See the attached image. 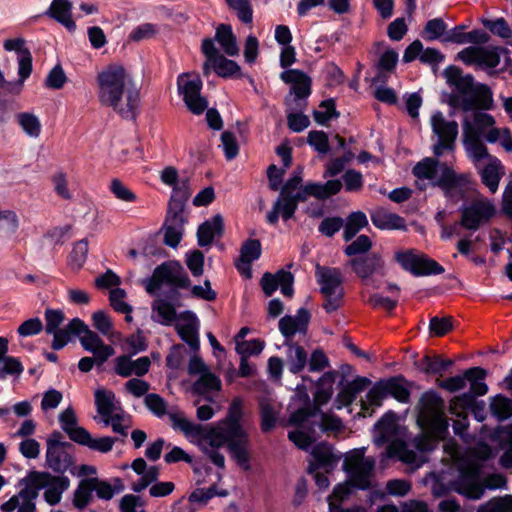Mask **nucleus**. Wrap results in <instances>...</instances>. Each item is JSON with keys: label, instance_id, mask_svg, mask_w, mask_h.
I'll return each instance as SVG.
<instances>
[{"label": "nucleus", "instance_id": "1", "mask_svg": "<svg viewBox=\"0 0 512 512\" xmlns=\"http://www.w3.org/2000/svg\"><path fill=\"white\" fill-rule=\"evenodd\" d=\"M417 423L422 433L415 437L413 445L417 449H409L401 440L402 431L394 413H387L375 426V444L380 446L389 443L388 457H396L403 463L420 467L425 461L424 452L433 450L439 439L445 437L448 431V421L444 415V402L435 392H425L418 404Z\"/></svg>", "mask_w": 512, "mask_h": 512}, {"label": "nucleus", "instance_id": "2", "mask_svg": "<svg viewBox=\"0 0 512 512\" xmlns=\"http://www.w3.org/2000/svg\"><path fill=\"white\" fill-rule=\"evenodd\" d=\"M242 414V401L240 398H235L229 407L227 416L216 424L209 426L205 437L196 444L210 461L220 469L225 468V457L218 451V448L225 444H227L238 465L245 470L250 468L248 435L240 423Z\"/></svg>", "mask_w": 512, "mask_h": 512}, {"label": "nucleus", "instance_id": "3", "mask_svg": "<svg viewBox=\"0 0 512 512\" xmlns=\"http://www.w3.org/2000/svg\"><path fill=\"white\" fill-rule=\"evenodd\" d=\"M492 456L489 445L479 443L472 450L460 454L453 451V469L455 475L450 480L451 488L470 499H480L489 489H502L506 486V479L501 474H490L482 479L481 469L483 462Z\"/></svg>", "mask_w": 512, "mask_h": 512}, {"label": "nucleus", "instance_id": "4", "mask_svg": "<svg viewBox=\"0 0 512 512\" xmlns=\"http://www.w3.org/2000/svg\"><path fill=\"white\" fill-rule=\"evenodd\" d=\"M97 99L123 119L133 120L140 105V92L132 76L119 64H110L96 77Z\"/></svg>", "mask_w": 512, "mask_h": 512}, {"label": "nucleus", "instance_id": "5", "mask_svg": "<svg viewBox=\"0 0 512 512\" xmlns=\"http://www.w3.org/2000/svg\"><path fill=\"white\" fill-rule=\"evenodd\" d=\"M416 177V185L425 189V181L432 186H438L447 198L458 200L469 190L471 175L468 173H457L452 167L437 159L426 157L418 162L413 168Z\"/></svg>", "mask_w": 512, "mask_h": 512}, {"label": "nucleus", "instance_id": "6", "mask_svg": "<svg viewBox=\"0 0 512 512\" xmlns=\"http://www.w3.org/2000/svg\"><path fill=\"white\" fill-rule=\"evenodd\" d=\"M343 467L347 472L348 481L334 487L333 493L328 497V512H352L349 509H341L340 504L350 495V485L359 489L370 487L375 460L366 457L363 450H356L346 457Z\"/></svg>", "mask_w": 512, "mask_h": 512}, {"label": "nucleus", "instance_id": "7", "mask_svg": "<svg viewBox=\"0 0 512 512\" xmlns=\"http://www.w3.org/2000/svg\"><path fill=\"white\" fill-rule=\"evenodd\" d=\"M342 187L340 180H329L324 184L308 183L297 190L280 191L278 199L275 201L272 210L267 214V221L270 224H276L279 215L283 220H288L294 215L298 203L307 200L309 196L318 199H326L337 194Z\"/></svg>", "mask_w": 512, "mask_h": 512}, {"label": "nucleus", "instance_id": "8", "mask_svg": "<svg viewBox=\"0 0 512 512\" xmlns=\"http://www.w3.org/2000/svg\"><path fill=\"white\" fill-rule=\"evenodd\" d=\"M315 277L325 301L323 308L332 313L343 304V275L340 269L316 265Z\"/></svg>", "mask_w": 512, "mask_h": 512}, {"label": "nucleus", "instance_id": "9", "mask_svg": "<svg viewBox=\"0 0 512 512\" xmlns=\"http://www.w3.org/2000/svg\"><path fill=\"white\" fill-rule=\"evenodd\" d=\"M32 490L39 495L44 490L43 498L50 506L59 504L63 493L70 487V479L64 475H53L49 472L31 471L26 475Z\"/></svg>", "mask_w": 512, "mask_h": 512}, {"label": "nucleus", "instance_id": "10", "mask_svg": "<svg viewBox=\"0 0 512 512\" xmlns=\"http://www.w3.org/2000/svg\"><path fill=\"white\" fill-rule=\"evenodd\" d=\"M283 82L290 84V93L285 97L286 109L302 110L306 106V98L311 94V79L298 69H289L280 74Z\"/></svg>", "mask_w": 512, "mask_h": 512}, {"label": "nucleus", "instance_id": "11", "mask_svg": "<svg viewBox=\"0 0 512 512\" xmlns=\"http://www.w3.org/2000/svg\"><path fill=\"white\" fill-rule=\"evenodd\" d=\"M459 225L469 231H477L496 214L494 202L484 196L477 197L460 210Z\"/></svg>", "mask_w": 512, "mask_h": 512}, {"label": "nucleus", "instance_id": "12", "mask_svg": "<svg viewBox=\"0 0 512 512\" xmlns=\"http://www.w3.org/2000/svg\"><path fill=\"white\" fill-rule=\"evenodd\" d=\"M163 283L184 288L189 285V278L179 262L169 261L155 268L146 290L148 293H154Z\"/></svg>", "mask_w": 512, "mask_h": 512}, {"label": "nucleus", "instance_id": "13", "mask_svg": "<svg viewBox=\"0 0 512 512\" xmlns=\"http://www.w3.org/2000/svg\"><path fill=\"white\" fill-rule=\"evenodd\" d=\"M433 133L438 137L433 145V153L440 157L445 151H453L458 136V124L454 120H446L442 112H435L430 119Z\"/></svg>", "mask_w": 512, "mask_h": 512}, {"label": "nucleus", "instance_id": "14", "mask_svg": "<svg viewBox=\"0 0 512 512\" xmlns=\"http://www.w3.org/2000/svg\"><path fill=\"white\" fill-rule=\"evenodd\" d=\"M177 86L179 94L190 112L195 115L202 114L208 107L207 99L201 95L202 81L198 75L183 73L178 76Z\"/></svg>", "mask_w": 512, "mask_h": 512}, {"label": "nucleus", "instance_id": "15", "mask_svg": "<svg viewBox=\"0 0 512 512\" xmlns=\"http://www.w3.org/2000/svg\"><path fill=\"white\" fill-rule=\"evenodd\" d=\"M202 52L206 58L203 64V74L208 76L213 70L220 77H230L240 71L239 65L225 58L215 46L212 39H204Z\"/></svg>", "mask_w": 512, "mask_h": 512}, {"label": "nucleus", "instance_id": "16", "mask_svg": "<svg viewBox=\"0 0 512 512\" xmlns=\"http://www.w3.org/2000/svg\"><path fill=\"white\" fill-rule=\"evenodd\" d=\"M6 51L15 52L18 62V81L9 83L8 91L19 94L22 90L23 83L32 73V55L26 46L23 38L6 39L3 43Z\"/></svg>", "mask_w": 512, "mask_h": 512}, {"label": "nucleus", "instance_id": "17", "mask_svg": "<svg viewBox=\"0 0 512 512\" xmlns=\"http://www.w3.org/2000/svg\"><path fill=\"white\" fill-rule=\"evenodd\" d=\"M500 47L469 46L457 54V58L468 66L493 69L500 63Z\"/></svg>", "mask_w": 512, "mask_h": 512}, {"label": "nucleus", "instance_id": "18", "mask_svg": "<svg viewBox=\"0 0 512 512\" xmlns=\"http://www.w3.org/2000/svg\"><path fill=\"white\" fill-rule=\"evenodd\" d=\"M61 434L56 432L47 441L46 464L55 472L64 473L73 464L69 452L71 445L60 441Z\"/></svg>", "mask_w": 512, "mask_h": 512}, {"label": "nucleus", "instance_id": "19", "mask_svg": "<svg viewBox=\"0 0 512 512\" xmlns=\"http://www.w3.org/2000/svg\"><path fill=\"white\" fill-rule=\"evenodd\" d=\"M453 103L465 112L474 109L490 110L493 107V94L487 85L477 83L470 92L454 97Z\"/></svg>", "mask_w": 512, "mask_h": 512}, {"label": "nucleus", "instance_id": "20", "mask_svg": "<svg viewBox=\"0 0 512 512\" xmlns=\"http://www.w3.org/2000/svg\"><path fill=\"white\" fill-rule=\"evenodd\" d=\"M184 210L180 202L169 203L168 213L164 225V243L170 247H177L184 233Z\"/></svg>", "mask_w": 512, "mask_h": 512}, {"label": "nucleus", "instance_id": "21", "mask_svg": "<svg viewBox=\"0 0 512 512\" xmlns=\"http://www.w3.org/2000/svg\"><path fill=\"white\" fill-rule=\"evenodd\" d=\"M21 489L1 504L2 512H36L37 494L32 490L25 476L20 481Z\"/></svg>", "mask_w": 512, "mask_h": 512}, {"label": "nucleus", "instance_id": "22", "mask_svg": "<svg viewBox=\"0 0 512 512\" xmlns=\"http://www.w3.org/2000/svg\"><path fill=\"white\" fill-rule=\"evenodd\" d=\"M350 265L365 285L373 283L372 275L374 273L384 274L385 263L378 253L356 257L350 261Z\"/></svg>", "mask_w": 512, "mask_h": 512}, {"label": "nucleus", "instance_id": "23", "mask_svg": "<svg viewBox=\"0 0 512 512\" xmlns=\"http://www.w3.org/2000/svg\"><path fill=\"white\" fill-rule=\"evenodd\" d=\"M168 417L172 428L182 432L193 444H197L209 430V427L193 422L181 411H171Z\"/></svg>", "mask_w": 512, "mask_h": 512}, {"label": "nucleus", "instance_id": "24", "mask_svg": "<svg viewBox=\"0 0 512 512\" xmlns=\"http://www.w3.org/2000/svg\"><path fill=\"white\" fill-rule=\"evenodd\" d=\"M294 276L286 270H279L275 274L266 272L263 274L260 285L266 296H271L278 288L283 295L291 297L293 295Z\"/></svg>", "mask_w": 512, "mask_h": 512}, {"label": "nucleus", "instance_id": "25", "mask_svg": "<svg viewBox=\"0 0 512 512\" xmlns=\"http://www.w3.org/2000/svg\"><path fill=\"white\" fill-rule=\"evenodd\" d=\"M463 146L467 157L472 161L475 168H480L482 164L489 161V158L495 157L489 154L482 138H478L475 132L467 128L466 135H463Z\"/></svg>", "mask_w": 512, "mask_h": 512}, {"label": "nucleus", "instance_id": "26", "mask_svg": "<svg viewBox=\"0 0 512 512\" xmlns=\"http://www.w3.org/2000/svg\"><path fill=\"white\" fill-rule=\"evenodd\" d=\"M199 320L192 312H185L176 321V330L180 338L185 341L191 349H199Z\"/></svg>", "mask_w": 512, "mask_h": 512}, {"label": "nucleus", "instance_id": "27", "mask_svg": "<svg viewBox=\"0 0 512 512\" xmlns=\"http://www.w3.org/2000/svg\"><path fill=\"white\" fill-rule=\"evenodd\" d=\"M151 361L149 357L142 356L133 360L130 356L121 355L115 359V372L121 377H130L135 375L141 377L145 375L150 368Z\"/></svg>", "mask_w": 512, "mask_h": 512}, {"label": "nucleus", "instance_id": "28", "mask_svg": "<svg viewBox=\"0 0 512 512\" xmlns=\"http://www.w3.org/2000/svg\"><path fill=\"white\" fill-rule=\"evenodd\" d=\"M82 347L95 356L98 365H102L114 354V349L106 345L100 336L91 329L86 330L84 335L80 336Z\"/></svg>", "mask_w": 512, "mask_h": 512}, {"label": "nucleus", "instance_id": "29", "mask_svg": "<svg viewBox=\"0 0 512 512\" xmlns=\"http://www.w3.org/2000/svg\"><path fill=\"white\" fill-rule=\"evenodd\" d=\"M482 183L488 188L489 192L494 194L498 191L501 178L505 174V168L497 158H489V161L476 168Z\"/></svg>", "mask_w": 512, "mask_h": 512}, {"label": "nucleus", "instance_id": "30", "mask_svg": "<svg viewBox=\"0 0 512 512\" xmlns=\"http://www.w3.org/2000/svg\"><path fill=\"white\" fill-rule=\"evenodd\" d=\"M309 320L308 310L300 308L295 316H284L279 320V330L286 341H290L296 333H305Z\"/></svg>", "mask_w": 512, "mask_h": 512}, {"label": "nucleus", "instance_id": "31", "mask_svg": "<svg viewBox=\"0 0 512 512\" xmlns=\"http://www.w3.org/2000/svg\"><path fill=\"white\" fill-rule=\"evenodd\" d=\"M313 462L310 463L307 471L313 473L316 470L323 469L325 473H329L337 465L339 458L332 452L331 446L321 443L316 445L311 452Z\"/></svg>", "mask_w": 512, "mask_h": 512}, {"label": "nucleus", "instance_id": "32", "mask_svg": "<svg viewBox=\"0 0 512 512\" xmlns=\"http://www.w3.org/2000/svg\"><path fill=\"white\" fill-rule=\"evenodd\" d=\"M261 255V243L257 239H248L241 247L240 259L237 263V269L247 278L251 277V263L257 260Z\"/></svg>", "mask_w": 512, "mask_h": 512}, {"label": "nucleus", "instance_id": "33", "mask_svg": "<svg viewBox=\"0 0 512 512\" xmlns=\"http://www.w3.org/2000/svg\"><path fill=\"white\" fill-rule=\"evenodd\" d=\"M223 218L220 215H215L211 219L201 224L197 231V239L199 246L210 245L215 237H219L223 233Z\"/></svg>", "mask_w": 512, "mask_h": 512}, {"label": "nucleus", "instance_id": "34", "mask_svg": "<svg viewBox=\"0 0 512 512\" xmlns=\"http://www.w3.org/2000/svg\"><path fill=\"white\" fill-rule=\"evenodd\" d=\"M371 220L374 226L382 230L406 229L404 218L383 208L375 210L371 215Z\"/></svg>", "mask_w": 512, "mask_h": 512}, {"label": "nucleus", "instance_id": "35", "mask_svg": "<svg viewBox=\"0 0 512 512\" xmlns=\"http://www.w3.org/2000/svg\"><path fill=\"white\" fill-rule=\"evenodd\" d=\"M8 339L0 337V380H4L9 375H20L23 372V366L18 358L7 355Z\"/></svg>", "mask_w": 512, "mask_h": 512}, {"label": "nucleus", "instance_id": "36", "mask_svg": "<svg viewBox=\"0 0 512 512\" xmlns=\"http://www.w3.org/2000/svg\"><path fill=\"white\" fill-rule=\"evenodd\" d=\"M72 4L69 0H53L46 14L65 26L69 31L76 28L71 15Z\"/></svg>", "mask_w": 512, "mask_h": 512}, {"label": "nucleus", "instance_id": "37", "mask_svg": "<svg viewBox=\"0 0 512 512\" xmlns=\"http://www.w3.org/2000/svg\"><path fill=\"white\" fill-rule=\"evenodd\" d=\"M444 75L447 82L457 89L459 92L458 96H463L470 92L476 84L474 82V78L471 75H464L462 71L456 66L447 67L444 71Z\"/></svg>", "mask_w": 512, "mask_h": 512}, {"label": "nucleus", "instance_id": "38", "mask_svg": "<svg viewBox=\"0 0 512 512\" xmlns=\"http://www.w3.org/2000/svg\"><path fill=\"white\" fill-rule=\"evenodd\" d=\"M286 363L291 373L297 374L301 372L308 362L307 353L304 348L291 341H285Z\"/></svg>", "mask_w": 512, "mask_h": 512}, {"label": "nucleus", "instance_id": "39", "mask_svg": "<svg viewBox=\"0 0 512 512\" xmlns=\"http://www.w3.org/2000/svg\"><path fill=\"white\" fill-rule=\"evenodd\" d=\"M495 125V119L492 115L483 112H474L473 119L465 117L462 127L463 135H466V128L475 132L478 138H482L484 134Z\"/></svg>", "mask_w": 512, "mask_h": 512}, {"label": "nucleus", "instance_id": "40", "mask_svg": "<svg viewBox=\"0 0 512 512\" xmlns=\"http://www.w3.org/2000/svg\"><path fill=\"white\" fill-rule=\"evenodd\" d=\"M95 405L99 419L121 410V407L116 402L114 392L106 389H98L95 391Z\"/></svg>", "mask_w": 512, "mask_h": 512}, {"label": "nucleus", "instance_id": "41", "mask_svg": "<svg viewBox=\"0 0 512 512\" xmlns=\"http://www.w3.org/2000/svg\"><path fill=\"white\" fill-rule=\"evenodd\" d=\"M59 422L72 441L77 443L81 437L86 436V429L77 424L75 412L71 407L60 413Z\"/></svg>", "mask_w": 512, "mask_h": 512}, {"label": "nucleus", "instance_id": "42", "mask_svg": "<svg viewBox=\"0 0 512 512\" xmlns=\"http://www.w3.org/2000/svg\"><path fill=\"white\" fill-rule=\"evenodd\" d=\"M16 122L28 138L37 139L40 137L42 124L36 114L32 112H20L16 114Z\"/></svg>", "mask_w": 512, "mask_h": 512}, {"label": "nucleus", "instance_id": "43", "mask_svg": "<svg viewBox=\"0 0 512 512\" xmlns=\"http://www.w3.org/2000/svg\"><path fill=\"white\" fill-rule=\"evenodd\" d=\"M383 387L386 390L387 397L392 396L397 401L407 403L410 398L408 383L402 376L392 377L382 380Z\"/></svg>", "mask_w": 512, "mask_h": 512}, {"label": "nucleus", "instance_id": "44", "mask_svg": "<svg viewBox=\"0 0 512 512\" xmlns=\"http://www.w3.org/2000/svg\"><path fill=\"white\" fill-rule=\"evenodd\" d=\"M216 41L220 44L223 51L229 56H236L239 53V47L232 28L229 25L221 24L216 29Z\"/></svg>", "mask_w": 512, "mask_h": 512}, {"label": "nucleus", "instance_id": "45", "mask_svg": "<svg viewBox=\"0 0 512 512\" xmlns=\"http://www.w3.org/2000/svg\"><path fill=\"white\" fill-rule=\"evenodd\" d=\"M98 421L102 423L104 427L111 426L113 432L122 437L127 436V431L131 427L130 416L125 414L122 409Z\"/></svg>", "mask_w": 512, "mask_h": 512}, {"label": "nucleus", "instance_id": "46", "mask_svg": "<svg viewBox=\"0 0 512 512\" xmlns=\"http://www.w3.org/2000/svg\"><path fill=\"white\" fill-rule=\"evenodd\" d=\"M466 377L470 382V394L483 396L488 392V387L483 381L486 377V371L480 367H473L466 370Z\"/></svg>", "mask_w": 512, "mask_h": 512}, {"label": "nucleus", "instance_id": "47", "mask_svg": "<svg viewBox=\"0 0 512 512\" xmlns=\"http://www.w3.org/2000/svg\"><path fill=\"white\" fill-rule=\"evenodd\" d=\"M261 414V429L268 432L275 426L277 416L279 414V407L277 404L272 403L268 399H263L260 402Z\"/></svg>", "mask_w": 512, "mask_h": 512}, {"label": "nucleus", "instance_id": "48", "mask_svg": "<svg viewBox=\"0 0 512 512\" xmlns=\"http://www.w3.org/2000/svg\"><path fill=\"white\" fill-rule=\"evenodd\" d=\"M93 480L91 478L83 479L79 482L73 494V505L77 509H84L92 500Z\"/></svg>", "mask_w": 512, "mask_h": 512}, {"label": "nucleus", "instance_id": "49", "mask_svg": "<svg viewBox=\"0 0 512 512\" xmlns=\"http://www.w3.org/2000/svg\"><path fill=\"white\" fill-rule=\"evenodd\" d=\"M368 225V220L363 212L351 213L344 226L343 237L346 241L351 240L362 228Z\"/></svg>", "mask_w": 512, "mask_h": 512}, {"label": "nucleus", "instance_id": "50", "mask_svg": "<svg viewBox=\"0 0 512 512\" xmlns=\"http://www.w3.org/2000/svg\"><path fill=\"white\" fill-rule=\"evenodd\" d=\"M444 271V268L433 259L428 258L423 254H418V258L412 274L415 276H425L432 274H442Z\"/></svg>", "mask_w": 512, "mask_h": 512}, {"label": "nucleus", "instance_id": "51", "mask_svg": "<svg viewBox=\"0 0 512 512\" xmlns=\"http://www.w3.org/2000/svg\"><path fill=\"white\" fill-rule=\"evenodd\" d=\"M116 439L112 437L93 438L86 430V436H83L77 442L80 445L87 446L90 449L106 453L112 450Z\"/></svg>", "mask_w": 512, "mask_h": 512}, {"label": "nucleus", "instance_id": "52", "mask_svg": "<svg viewBox=\"0 0 512 512\" xmlns=\"http://www.w3.org/2000/svg\"><path fill=\"white\" fill-rule=\"evenodd\" d=\"M227 495L228 492L226 490L218 489L216 485H213L209 488H199L194 490L189 495L188 500L190 503H197L204 506L215 496L226 497Z\"/></svg>", "mask_w": 512, "mask_h": 512}, {"label": "nucleus", "instance_id": "53", "mask_svg": "<svg viewBox=\"0 0 512 512\" xmlns=\"http://www.w3.org/2000/svg\"><path fill=\"white\" fill-rule=\"evenodd\" d=\"M474 401L470 393L455 396L449 403V412L456 417H467V410L473 406Z\"/></svg>", "mask_w": 512, "mask_h": 512}, {"label": "nucleus", "instance_id": "54", "mask_svg": "<svg viewBox=\"0 0 512 512\" xmlns=\"http://www.w3.org/2000/svg\"><path fill=\"white\" fill-rule=\"evenodd\" d=\"M194 391L199 394H205L210 391H217L221 388V380L209 370L199 376L194 383Z\"/></svg>", "mask_w": 512, "mask_h": 512}, {"label": "nucleus", "instance_id": "55", "mask_svg": "<svg viewBox=\"0 0 512 512\" xmlns=\"http://www.w3.org/2000/svg\"><path fill=\"white\" fill-rule=\"evenodd\" d=\"M482 23L492 34L506 40L508 44L512 45V29L504 18L483 20Z\"/></svg>", "mask_w": 512, "mask_h": 512}, {"label": "nucleus", "instance_id": "56", "mask_svg": "<svg viewBox=\"0 0 512 512\" xmlns=\"http://www.w3.org/2000/svg\"><path fill=\"white\" fill-rule=\"evenodd\" d=\"M152 309L157 313L156 319L161 324L170 325L176 318L174 306L165 300L155 301Z\"/></svg>", "mask_w": 512, "mask_h": 512}, {"label": "nucleus", "instance_id": "57", "mask_svg": "<svg viewBox=\"0 0 512 512\" xmlns=\"http://www.w3.org/2000/svg\"><path fill=\"white\" fill-rule=\"evenodd\" d=\"M19 228V218L12 210L0 211V234L13 235Z\"/></svg>", "mask_w": 512, "mask_h": 512}, {"label": "nucleus", "instance_id": "58", "mask_svg": "<svg viewBox=\"0 0 512 512\" xmlns=\"http://www.w3.org/2000/svg\"><path fill=\"white\" fill-rule=\"evenodd\" d=\"M88 254V241L81 239L74 244L73 250L69 258V265L76 270L83 267Z\"/></svg>", "mask_w": 512, "mask_h": 512}, {"label": "nucleus", "instance_id": "59", "mask_svg": "<svg viewBox=\"0 0 512 512\" xmlns=\"http://www.w3.org/2000/svg\"><path fill=\"white\" fill-rule=\"evenodd\" d=\"M490 408L492 413L500 420L508 419L512 416V401L508 398L498 395L491 400Z\"/></svg>", "mask_w": 512, "mask_h": 512}, {"label": "nucleus", "instance_id": "60", "mask_svg": "<svg viewBox=\"0 0 512 512\" xmlns=\"http://www.w3.org/2000/svg\"><path fill=\"white\" fill-rule=\"evenodd\" d=\"M93 326L104 336H114L113 322L110 316L103 310L92 314Z\"/></svg>", "mask_w": 512, "mask_h": 512}, {"label": "nucleus", "instance_id": "61", "mask_svg": "<svg viewBox=\"0 0 512 512\" xmlns=\"http://www.w3.org/2000/svg\"><path fill=\"white\" fill-rule=\"evenodd\" d=\"M288 438L298 448L306 450L314 442V436L312 430H305L303 426L297 427L295 430L288 433Z\"/></svg>", "mask_w": 512, "mask_h": 512}, {"label": "nucleus", "instance_id": "62", "mask_svg": "<svg viewBox=\"0 0 512 512\" xmlns=\"http://www.w3.org/2000/svg\"><path fill=\"white\" fill-rule=\"evenodd\" d=\"M126 292L121 288H114L109 293V301L112 308L119 313H132V306L125 302Z\"/></svg>", "mask_w": 512, "mask_h": 512}, {"label": "nucleus", "instance_id": "63", "mask_svg": "<svg viewBox=\"0 0 512 512\" xmlns=\"http://www.w3.org/2000/svg\"><path fill=\"white\" fill-rule=\"evenodd\" d=\"M452 364V360H444L439 357L431 358L429 356H425L422 360L423 370L429 374L442 375V373L446 371L447 368Z\"/></svg>", "mask_w": 512, "mask_h": 512}, {"label": "nucleus", "instance_id": "64", "mask_svg": "<svg viewBox=\"0 0 512 512\" xmlns=\"http://www.w3.org/2000/svg\"><path fill=\"white\" fill-rule=\"evenodd\" d=\"M480 512H512V496L490 501Z\"/></svg>", "mask_w": 512, "mask_h": 512}]
</instances>
